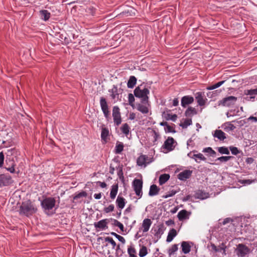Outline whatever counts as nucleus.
Masks as SVG:
<instances>
[{
  "mask_svg": "<svg viewBox=\"0 0 257 257\" xmlns=\"http://www.w3.org/2000/svg\"><path fill=\"white\" fill-rule=\"evenodd\" d=\"M177 234L176 229L174 228L171 229L168 233L166 239L167 242H171L173 239L174 237L177 235Z\"/></svg>",
  "mask_w": 257,
  "mask_h": 257,
  "instance_id": "nucleus-30",
  "label": "nucleus"
},
{
  "mask_svg": "<svg viewBox=\"0 0 257 257\" xmlns=\"http://www.w3.org/2000/svg\"><path fill=\"white\" fill-rule=\"evenodd\" d=\"M127 252L130 257H137L135 254L136 253V249L132 246H130L127 249Z\"/></svg>",
  "mask_w": 257,
  "mask_h": 257,
  "instance_id": "nucleus-39",
  "label": "nucleus"
},
{
  "mask_svg": "<svg viewBox=\"0 0 257 257\" xmlns=\"http://www.w3.org/2000/svg\"><path fill=\"white\" fill-rule=\"evenodd\" d=\"M103 252H104V254L108 255L109 256H110V254H111V251L110 249H109L108 243H106L105 244H104V245L103 246Z\"/></svg>",
  "mask_w": 257,
  "mask_h": 257,
  "instance_id": "nucleus-53",
  "label": "nucleus"
},
{
  "mask_svg": "<svg viewBox=\"0 0 257 257\" xmlns=\"http://www.w3.org/2000/svg\"><path fill=\"white\" fill-rule=\"evenodd\" d=\"M153 136L154 139V142H156L157 141L158 139L159 138L160 135L155 130H153Z\"/></svg>",
  "mask_w": 257,
  "mask_h": 257,
  "instance_id": "nucleus-61",
  "label": "nucleus"
},
{
  "mask_svg": "<svg viewBox=\"0 0 257 257\" xmlns=\"http://www.w3.org/2000/svg\"><path fill=\"white\" fill-rule=\"evenodd\" d=\"M113 223L112 224L115 226H117L119 228L121 231H123L124 227L123 224L120 223L119 221L116 219H113Z\"/></svg>",
  "mask_w": 257,
  "mask_h": 257,
  "instance_id": "nucleus-48",
  "label": "nucleus"
},
{
  "mask_svg": "<svg viewBox=\"0 0 257 257\" xmlns=\"http://www.w3.org/2000/svg\"><path fill=\"white\" fill-rule=\"evenodd\" d=\"M229 149L233 155H236L239 153V151L238 149L235 147H230Z\"/></svg>",
  "mask_w": 257,
  "mask_h": 257,
  "instance_id": "nucleus-58",
  "label": "nucleus"
},
{
  "mask_svg": "<svg viewBox=\"0 0 257 257\" xmlns=\"http://www.w3.org/2000/svg\"><path fill=\"white\" fill-rule=\"evenodd\" d=\"M56 202L55 199L53 197H45L41 202V205L45 211H49L55 207Z\"/></svg>",
  "mask_w": 257,
  "mask_h": 257,
  "instance_id": "nucleus-3",
  "label": "nucleus"
},
{
  "mask_svg": "<svg viewBox=\"0 0 257 257\" xmlns=\"http://www.w3.org/2000/svg\"><path fill=\"white\" fill-rule=\"evenodd\" d=\"M237 98L233 96H229L223 98L219 101V105H222L223 106L230 107L235 104Z\"/></svg>",
  "mask_w": 257,
  "mask_h": 257,
  "instance_id": "nucleus-7",
  "label": "nucleus"
},
{
  "mask_svg": "<svg viewBox=\"0 0 257 257\" xmlns=\"http://www.w3.org/2000/svg\"><path fill=\"white\" fill-rule=\"evenodd\" d=\"M213 137L217 138L220 141H224L226 138L225 134L220 130H216L214 131Z\"/></svg>",
  "mask_w": 257,
  "mask_h": 257,
  "instance_id": "nucleus-18",
  "label": "nucleus"
},
{
  "mask_svg": "<svg viewBox=\"0 0 257 257\" xmlns=\"http://www.w3.org/2000/svg\"><path fill=\"white\" fill-rule=\"evenodd\" d=\"M193 102V97L189 95L184 96L181 99V105L183 107H186L187 105L192 103Z\"/></svg>",
  "mask_w": 257,
  "mask_h": 257,
  "instance_id": "nucleus-15",
  "label": "nucleus"
},
{
  "mask_svg": "<svg viewBox=\"0 0 257 257\" xmlns=\"http://www.w3.org/2000/svg\"><path fill=\"white\" fill-rule=\"evenodd\" d=\"M192 119L191 118L186 119L183 123L180 124V126L183 128H187L188 126L192 124Z\"/></svg>",
  "mask_w": 257,
  "mask_h": 257,
  "instance_id": "nucleus-40",
  "label": "nucleus"
},
{
  "mask_svg": "<svg viewBox=\"0 0 257 257\" xmlns=\"http://www.w3.org/2000/svg\"><path fill=\"white\" fill-rule=\"evenodd\" d=\"M109 136V130L106 127H102L101 133V138L104 142H107V137Z\"/></svg>",
  "mask_w": 257,
  "mask_h": 257,
  "instance_id": "nucleus-25",
  "label": "nucleus"
},
{
  "mask_svg": "<svg viewBox=\"0 0 257 257\" xmlns=\"http://www.w3.org/2000/svg\"><path fill=\"white\" fill-rule=\"evenodd\" d=\"M144 103H138L137 104V109L143 114H147L149 112L148 107L143 104Z\"/></svg>",
  "mask_w": 257,
  "mask_h": 257,
  "instance_id": "nucleus-29",
  "label": "nucleus"
},
{
  "mask_svg": "<svg viewBox=\"0 0 257 257\" xmlns=\"http://www.w3.org/2000/svg\"><path fill=\"white\" fill-rule=\"evenodd\" d=\"M195 98L199 105L203 106L205 104V100L203 98L204 92H198L195 95Z\"/></svg>",
  "mask_w": 257,
  "mask_h": 257,
  "instance_id": "nucleus-16",
  "label": "nucleus"
},
{
  "mask_svg": "<svg viewBox=\"0 0 257 257\" xmlns=\"http://www.w3.org/2000/svg\"><path fill=\"white\" fill-rule=\"evenodd\" d=\"M5 157L3 152L0 153V168H1L4 164Z\"/></svg>",
  "mask_w": 257,
  "mask_h": 257,
  "instance_id": "nucleus-59",
  "label": "nucleus"
},
{
  "mask_svg": "<svg viewBox=\"0 0 257 257\" xmlns=\"http://www.w3.org/2000/svg\"><path fill=\"white\" fill-rule=\"evenodd\" d=\"M151 162L152 160L149 161V157L145 155H141L137 160V165L140 166H142L143 165L146 166L147 163L148 164Z\"/></svg>",
  "mask_w": 257,
  "mask_h": 257,
  "instance_id": "nucleus-14",
  "label": "nucleus"
},
{
  "mask_svg": "<svg viewBox=\"0 0 257 257\" xmlns=\"http://www.w3.org/2000/svg\"><path fill=\"white\" fill-rule=\"evenodd\" d=\"M203 152L208 153L212 157H215L216 153L211 147L205 148L203 150Z\"/></svg>",
  "mask_w": 257,
  "mask_h": 257,
  "instance_id": "nucleus-41",
  "label": "nucleus"
},
{
  "mask_svg": "<svg viewBox=\"0 0 257 257\" xmlns=\"http://www.w3.org/2000/svg\"><path fill=\"white\" fill-rule=\"evenodd\" d=\"M133 187L136 194L139 196V198H141L143 195V181L141 179H135L133 182Z\"/></svg>",
  "mask_w": 257,
  "mask_h": 257,
  "instance_id": "nucleus-6",
  "label": "nucleus"
},
{
  "mask_svg": "<svg viewBox=\"0 0 257 257\" xmlns=\"http://www.w3.org/2000/svg\"><path fill=\"white\" fill-rule=\"evenodd\" d=\"M152 224V221L150 219L146 218L145 219L142 223V228L144 232H147Z\"/></svg>",
  "mask_w": 257,
  "mask_h": 257,
  "instance_id": "nucleus-19",
  "label": "nucleus"
},
{
  "mask_svg": "<svg viewBox=\"0 0 257 257\" xmlns=\"http://www.w3.org/2000/svg\"><path fill=\"white\" fill-rule=\"evenodd\" d=\"M177 115L176 114H171L170 113H168V114H167L166 116V119L167 120L170 119L173 121H175L177 119Z\"/></svg>",
  "mask_w": 257,
  "mask_h": 257,
  "instance_id": "nucleus-51",
  "label": "nucleus"
},
{
  "mask_svg": "<svg viewBox=\"0 0 257 257\" xmlns=\"http://www.w3.org/2000/svg\"><path fill=\"white\" fill-rule=\"evenodd\" d=\"M116 204L118 208L120 209H123L125 204V199L123 197L118 195L116 200Z\"/></svg>",
  "mask_w": 257,
  "mask_h": 257,
  "instance_id": "nucleus-21",
  "label": "nucleus"
},
{
  "mask_svg": "<svg viewBox=\"0 0 257 257\" xmlns=\"http://www.w3.org/2000/svg\"><path fill=\"white\" fill-rule=\"evenodd\" d=\"M236 254L240 257H244L250 253V249L246 245L243 243H239L235 249Z\"/></svg>",
  "mask_w": 257,
  "mask_h": 257,
  "instance_id": "nucleus-4",
  "label": "nucleus"
},
{
  "mask_svg": "<svg viewBox=\"0 0 257 257\" xmlns=\"http://www.w3.org/2000/svg\"><path fill=\"white\" fill-rule=\"evenodd\" d=\"M118 191V185H113L111 187V189L110 193V197L112 199H114Z\"/></svg>",
  "mask_w": 257,
  "mask_h": 257,
  "instance_id": "nucleus-33",
  "label": "nucleus"
},
{
  "mask_svg": "<svg viewBox=\"0 0 257 257\" xmlns=\"http://www.w3.org/2000/svg\"><path fill=\"white\" fill-rule=\"evenodd\" d=\"M166 228L163 223L158 224L156 228H154V242L156 243L161 237L162 235L164 233Z\"/></svg>",
  "mask_w": 257,
  "mask_h": 257,
  "instance_id": "nucleus-9",
  "label": "nucleus"
},
{
  "mask_svg": "<svg viewBox=\"0 0 257 257\" xmlns=\"http://www.w3.org/2000/svg\"><path fill=\"white\" fill-rule=\"evenodd\" d=\"M13 182L11 176L9 175H0V187L10 185Z\"/></svg>",
  "mask_w": 257,
  "mask_h": 257,
  "instance_id": "nucleus-10",
  "label": "nucleus"
},
{
  "mask_svg": "<svg viewBox=\"0 0 257 257\" xmlns=\"http://www.w3.org/2000/svg\"><path fill=\"white\" fill-rule=\"evenodd\" d=\"M165 130L166 133H175L176 132L175 129L173 128V127L169 125V124H168L167 126L165 127Z\"/></svg>",
  "mask_w": 257,
  "mask_h": 257,
  "instance_id": "nucleus-57",
  "label": "nucleus"
},
{
  "mask_svg": "<svg viewBox=\"0 0 257 257\" xmlns=\"http://www.w3.org/2000/svg\"><path fill=\"white\" fill-rule=\"evenodd\" d=\"M196 198L200 199H204L208 197V193H206L202 190H198L195 194Z\"/></svg>",
  "mask_w": 257,
  "mask_h": 257,
  "instance_id": "nucleus-23",
  "label": "nucleus"
},
{
  "mask_svg": "<svg viewBox=\"0 0 257 257\" xmlns=\"http://www.w3.org/2000/svg\"><path fill=\"white\" fill-rule=\"evenodd\" d=\"M160 188L155 184L152 185L150 188L149 195L151 196L158 194Z\"/></svg>",
  "mask_w": 257,
  "mask_h": 257,
  "instance_id": "nucleus-22",
  "label": "nucleus"
},
{
  "mask_svg": "<svg viewBox=\"0 0 257 257\" xmlns=\"http://www.w3.org/2000/svg\"><path fill=\"white\" fill-rule=\"evenodd\" d=\"M130 127L127 123H125L120 127L121 132L124 134L125 136H127L130 133Z\"/></svg>",
  "mask_w": 257,
  "mask_h": 257,
  "instance_id": "nucleus-35",
  "label": "nucleus"
},
{
  "mask_svg": "<svg viewBox=\"0 0 257 257\" xmlns=\"http://www.w3.org/2000/svg\"><path fill=\"white\" fill-rule=\"evenodd\" d=\"M87 12L92 16H94L95 15V9L93 7H89L87 9Z\"/></svg>",
  "mask_w": 257,
  "mask_h": 257,
  "instance_id": "nucleus-60",
  "label": "nucleus"
},
{
  "mask_svg": "<svg viewBox=\"0 0 257 257\" xmlns=\"http://www.w3.org/2000/svg\"><path fill=\"white\" fill-rule=\"evenodd\" d=\"M197 113L196 109L194 107L190 106L185 111V115L187 117H191Z\"/></svg>",
  "mask_w": 257,
  "mask_h": 257,
  "instance_id": "nucleus-28",
  "label": "nucleus"
},
{
  "mask_svg": "<svg viewBox=\"0 0 257 257\" xmlns=\"http://www.w3.org/2000/svg\"><path fill=\"white\" fill-rule=\"evenodd\" d=\"M178 245L177 244H174L172 246L171 248L169 249V254H172L174 253L175 252H176L178 250Z\"/></svg>",
  "mask_w": 257,
  "mask_h": 257,
  "instance_id": "nucleus-56",
  "label": "nucleus"
},
{
  "mask_svg": "<svg viewBox=\"0 0 257 257\" xmlns=\"http://www.w3.org/2000/svg\"><path fill=\"white\" fill-rule=\"evenodd\" d=\"M114 206L113 204L109 205L108 207H105L104 208V211L108 213L109 212H112L114 210Z\"/></svg>",
  "mask_w": 257,
  "mask_h": 257,
  "instance_id": "nucleus-55",
  "label": "nucleus"
},
{
  "mask_svg": "<svg viewBox=\"0 0 257 257\" xmlns=\"http://www.w3.org/2000/svg\"><path fill=\"white\" fill-rule=\"evenodd\" d=\"M108 220L107 219H104L98 222H94V226L97 231L101 230H103L108 228Z\"/></svg>",
  "mask_w": 257,
  "mask_h": 257,
  "instance_id": "nucleus-11",
  "label": "nucleus"
},
{
  "mask_svg": "<svg viewBox=\"0 0 257 257\" xmlns=\"http://www.w3.org/2000/svg\"><path fill=\"white\" fill-rule=\"evenodd\" d=\"M235 115L234 111H233L232 110H230V111H228L226 113V116L229 117L231 116H234Z\"/></svg>",
  "mask_w": 257,
  "mask_h": 257,
  "instance_id": "nucleus-64",
  "label": "nucleus"
},
{
  "mask_svg": "<svg viewBox=\"0 0 257 257\" xmlns=\"http://www.w3.org/2000/svg\"><path fill=\"white\" fill-rule=\"evenodd\" d=\"M115 247V256L120 257L123 253L122 249L120 248L119 244L116 245Z\"/></svg>",
  "mask_w": 257,
  "mask_h": 257,
  "instance_id": "nucleus-43",
  "label": "nucleus"
},
{
  "mask_svg": "<svg viewBox=\"0 0 257 257\" xmlns=\"http://www.w3.org/2000/svg\"><path fill=\"white\" fill-rule=\"evenodd\" d=\"M234 158L233 156H222L218 158L216 160L220 161L221 162H227L228 160Z\"/></svg>",
  "mask_w": 257,
  "mask_h": 257,
  "instance_id": "nucleus-50",
  "label": "nucleus"
},
{
  "mask_svg": "<svg viewBox=\"0 0 257 257\" xmlns=\"http://www.w3.org/2000/svg\"><path fill=\"white\" fill-rule=\"evenodd\" d=\"M123 147H124V146L122 143L117 142L116 144V146H115V151H114L115 153L116 154H119L121 153V152L123 150Z\"/></svg>",
  "mask_w": 257,
  "mask_h": 257,
  "instance_id": "nucleus-36",
  "label": "nucleus"
},
{
  "mask_svg": "<svg viewBox=\"0 0 257 257\" xmlns=\"http://www.w3.org/2000/svg\"><path fill=\"white\" fill-rule=\"evenodd\" d=\"M140 86L137 87L134 91V95L138 98H141V103L144 104H148L149 97L148 95L150 93V90L147 88H141Z\"/></svg>",
  "mask_w": 257,
  "mask_h": 257,
  "instance_id": "nucleus-2",
  "label": "nucleus"
},
{
  "mask_svg": "<svg viewBox=\"0 0 257 257\" xmlns=\"http://www.w3.org/2000/svg\"><path fill=\"white\" fill-rule=\"evenodd\" d=\"M14 167H15V165H14V164H13L12 167L7 168V170L8 171H10L11 173H14L15 171Z\"/></svg>",
  "mask_w": 257,
  "mask_h": 257,
  "instance_id": "nucleus-62",
  "label": "nucleus"
},
{
  "mask_svg": "<svg viewBox=\"0 0 257 257\" xmlns=\"http://www.w3.org/2000/svg\"><path fill=\"white\" fill-rule=\"evenodd\" d=\"M100 105L104 117L107 120H109L110 119V113L108 108L107 102L106 101V99L104 97H100Z\"/></svg>",
  "mask_w": 257,
  "mask_h": 257,
  "instance_id": "nucleus-5",
  "label": "nucleus"
},
{
  "mask_svg": "<svg viewBox=\"0 0 257 257\" xmlns=\"http://www.w3.org/2000/svg\"><path fill=\"white\" fill-rule=\"evenodd\" d=\"M175 141L172 137H168V139L165 141L164 145L162 147L165 149L167 151H171L175 148V146L173 145Z\"/></svg>",
  "mask_w": 257,
  "mask_h": 257,
  "instance_id": "nucleus-12",
  "label": "nucleus"
},
{
  "mask_svg": "<svg viewBox=\"0 0 257 257\" xmlns=\"http://www.w3.org/2000/svg\"><path fill=\"white\" fill-rule=\"evenodd\" d=\"M137 80V78L134 76H130L127 83V87L130 88H133L136 84Z\"/></svg>",
  "mask_w": 257,
  "mask_h": 257,
  "instance_id": "nucleus-34",
  "label": "nucleus"
},
{
  "mask_svg": "<svg viewBox=\"0 0 257 257\" xmlns=\"http://www.w3.org/2000/svg\"><path fill=\"white\" fill-rule=\"evenodd\" d=\"M197 152L196 151H193L192 152H190L188 154V156L194 159L197 163H200L201 161H205L206 158L201 154H194L192 156H191L192 153Z\"/></svg>",
  "mask_w": 257,
  "mask_h": 257,
  "instance_id": "nucleus-13",
  "label": "nucleus"
},
{
  "mask_svg": "<svg viewBox=\"0 0 257 257\" xmlns=\"http://www.w3.org/2000/svg\"><path fill=\"white\" fill-rule=\"evenodd\" d=\"M244 94L250 95V99H254L255 96L257 95V87L254 89H247L244 90Z\"/></svg>",
  "mask_w": 257,
  "mask_h": 257,
  "instance_id": "nucleus-24",
  "label": "nucleus"
},
{
  "mask_svg": "<svg viewBox=\"0 0 257 257\" xmlns=\"http://www.w3.org/2000/svg\"><path fill=\"white\" fill-rule=\"evenodd\" d=\"M128 99L129 104L133 107L134 105V102L135 100L134 95L132 93H129L128 96Z\"/></svg>",
  "mask_w": 257,
  "mask_h": 257,
  "instance_id": "nucleus-54",
  "label": "nucleus"
},
{
  "mask_svg": "<svg viewBox=\"0 0 257 257\" xmlns=\"http://www.w3.org/2000/svg\"><path fill=\"white\" fill-rule=\"evenodd\" d=\"M39 13L41 18L45 21H48L50 17V13L47 10H41Z\"/></svg>",
  "mask_w": 257,
  "mask_h": 257,
  "instance_id": "nucleus-26",
  "label": "nucleus"
},
{
  "mask_svg": "<svg viewBox=\"0 0 257 257\" xmlns=\"http://www.w3.org/2000/svg\"><path fill=\"white\" fill-rule=\"evenodd\" d=\"M222 127L226 132L233 131L235 128V126L231 122H226L223 123Z\"/></svg>",
  "mask_w": 257,
  "mask_h": 257,
  "instance_id": "nucleus-27",
  "label": "nucleus"
},
{
  "mask_svg": "<svg viewBox=\"0 0 257 257\" xmlns=\"http://www.w3.org/2000/svg\"><path fill=\"white\" fill-rule=\"evenodd\" d=\"M37 209L30 200L23 202L20 207V213L27 216L32 215L36 212Z\"/></svg>",
  "mask_w": 257,
  "mask_h": 257,
  "instance_id": "nucleus-1",
  "label": "nucleus"
},
{
  "mask_svg": "<svg viewBox=\"0 0 257 257\" xmlns=\"http://www.w3.org/2000/svg\"><path fill=\"white\" fill-rule=\"evenodd\" d=\"M118 95L119 94L117 92V88L116 87L114 86L111 89V97L112 99H114L116 98H118Z\"/></svg>",
  "mask_w": 257,
  "mask_h": 257,
  "instance_id": "nucleus-47",
  "label": "nucleus"
},
{
  "mask_svg": "<svg viewBox=\"0 0 257 257\" xmlns=\"http://www.w3.org/2000/svg\"><path fill=\"white\" fill-rule=\"evenodd\" d=\"M179 191V189L178 190H172L171 191L168 192L166 195H164L163 196V197L164 198H168L169 197L173 196L175 194H176L177 192H178Z\"/></svg>",
  "mask_w": 257,
  "mask_h": 257,
  "instance_id": "nucleus-52",
  "label": "nucleus"
},
{
  "mask_svg": "<svg viewBox=\"0 0 257 257\" xmlns=\"http://www.w3.org/2000/svg\"><path fill=\"white\" fill-rule=\"evenodd\" d=\"M181 247L182 252L187 254L190 251L191 246L189 242L183 241L181 243Z\"/></svg>",
  "mask_w": 257,
  "mask_h": 257,
  "instance_id": "nucleus-20",
  "label": "nucleus"
},
{
  "mask_svg": "<svg viewBox=\"0 0 257 257\" xmlns=\"http://www.w3.org/2000/svg\"><path fill=\"white\" fill-rule=\"evenodd\" d=\"M104 241L105 242H108L111 244V245L112 246V251H113L115 249V246H116V244L112 237H106L104 238Z\"/></svg>",
  "mask_w": 257,
  "mask_h": 257,
  "instance_id": "nucleus-38",
  "label": "nucleus"
},
{
  "mask_svg": "<svg viewBox=\"0 0 257 257\" xmlns=\"http://www.w3.org/2000/svg\"><path fill=\"white\" fill-rule=\"evenodd\" d=\"M217 150L221 154L229 155L230 153L228 148L226 147H219L218 148Z\"/></svg>",
  "mask_w": 257,
  "mask_h": 257,
  "instance_id": "nucleus-46",
  "label": "nucleus"
},
{
  "mask_svg": "<svg viewBox=\"0 0 257 257\" xmlns=\"http://www.w3.org/2000/svg\"><path fill=\"white\" fill-rule=\"evenodd\" d=\"M177 217L180 221L187 219L188 218V212L186 210H182L178 213Z\"/></svg>",
  "mask_w": 257,
  "mask_h": 257,
  "instance_id": "nucleus-31",
  "label": "nucleus"
},
{
  "mask_svg": "<svg viewBox=\"0 0 257 257\" xmlns=\"http://www.w3.org/2000/svg\"><path fill=\"white\" fill-rule=\"evenodd\" d=\"M148 254L147 248L145 246H143L140 249L139 256L144 257Z\"/></svg>",
  "mask_w": 257,
  "mask_h": 257,
  "instance_id": "nucleus-44",
  "label": "nucleus"
},
{
  "mask_svg": "<svg viewBox=\"0 0 257 257\" xmlns=\"http://www.w3.org/2000/svg\"><path fill=\"white\" fill-rule=\"evenodd\" d=\"M232 122L237 123L238 124V125H239V126L243 125L244 123V120H233Z\"/></svg>",
  "mask_w": 257,
  "mask_h": 257,
  "instance_id": "nucleus-63",
  "label": "nucleus"
},
{
  "mask_svg": "<svg viewBox=\"0 0 257 257\" xmlns=\"http://www.w3.org/2000/svg\"><path fill=\"white\" fill-rule=\"evenodd\" d=\"M224 82H225V81H221L218 82L215 84H213V85L208 86L207 88V89L208 90L214 89L215 88H217L220 87L222 84H223L224 83Z\"/></svg>",
  "mask_w": 257,
  "mask_h": 257,
  "instance_id": "nucleus-45",
  "label": "nucleus"
},
{
  "mask_svg": "<svg viewBox=\"0 0 257 257\" xmlns=\"http://www.w3.org/2000/svg\"><path fill=\"white\" fill-rule=\"evenodd\" d=\"M110 234L115 236L116 238L118 239V240L121 242L123 244H124L125 242V239L121 236H120V235H118L117 234V233H116L115 232H111L110 233Z\"/></svg>",
  "mask_w": 257,
  "mask_h": 257,
  "instance_id": "nucleus-49",
  "label": "nucleus"
},
{
  "mask_svg": "<svg viewBox=\"0 0 257 257\" xmlns=\"http://www.w3.org/2000/svg\"><path fill=\"white\" fill-rule=\"evenodd\" d=\"M112 114L114 123L118 126L121 122V113L118 106H113Z\"/></svg>",
  "mask_w": 257,
  "mask_h": 257,
  "instance_id": "nucleus-8",
  "label": "nucleus"
},
{
  "mask_svg": "<svg viewBox=\"0 0 257 257\" xmlns=\"http://www.w3.org/2000/svg\"><path fill=\"white\" fill-rule=\"evenodd\" d=\"M192 174V171L190 170H185L182 172H180L178 175V178L180 180H185L187 179H188L190 177Z\"/></svg>",
  "mask_w": 257,
  "mask_h": 257,
  "instance_id": "nucleus-17",
  "label": "nucleus"
},
{
  "mask_svg": "<svg viewBox=\"0 0 257 257\" xmlns=\"http://www.w3.org/2000/svg\"><path fill=\"white\" fill-rule=\"evenodd\" d=\"M87 196V194L85 191H82L73 197V202H74L75 200H77L82 197H86Z\"/></svg>",
  "mask_w": 257,
  "mask_h": 257,
  "instance_id": "nucleus-42",
  "label": "nucleus"
},
{
  "mask_svg": "<svg viewBox=\"0 0 257 257\" xmlns=\"http://www.w3.org/2000/svg\"><path fill=\"white\" fill-rule=\"evenodd\" d=\"M123 165L122 164L119 165L116 168V169L118 170L117 171V175L119 178L122 181L124 180V176L123 173Z\"/></svg>",
  "mask_w": 257,
  "mask_h": 257,
  "instance_id": "nucleus-37",
  "label": "nucleus"
},
{
  "mask_svg": "<svg viewBox=\"0 0 257 257\" xmlns=\"http://www.w3.org/2000/svg\"><path fill=\"white\" fill-rule=\"evenodd\" d=\"M170 178V175L167 174L161 175L159 177V182L162 185L165 183Z\"/></svg>",
  "mask_w": 257,
  "mask_h": 257,
  "instance_id": "nucleus-32",
  "label": "nucleus"
}]
</instances>
